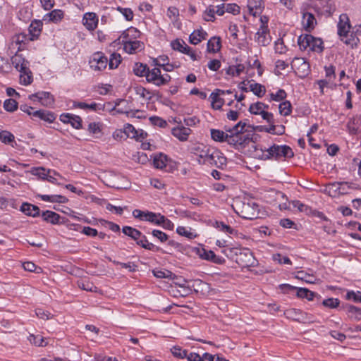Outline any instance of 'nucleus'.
<instances>
[{
    "instance_id": "aec40b11",
    "label": "nucleus",
    "mask_w": 361,
    "mask_h": 361,
    "mask_svg": "<svg viewBox=\"0 0 361 361\" xmlns=\"http://www.w3.org/2000/svg\"><path fill=\"white\" fill-rule=\"evenodd\" d=\"M350 189V183L348 182H334L329 183L326 188L329 194L333 197L347 194Z\"/></svg>"
},
{
    "instance_id": "79ce46f5",
    "label": "nucleus",
    "mask_w": 361,
    "mask_h": 361,
    "mask_svg": "<svg viewBox=\"0 0 361 361\" xmlns=\"http://www.w3.org/2000/svg\"><path fill=\"white\" fill-rule=\"evenodd\" d=\"M39 197L44 202H57V203H66L68 199L61 195H39Z\"/></svg>"
},
{
    "instance_id": "39448f33",
    "label": "nucleus",
    "mask_w": 361,
    "mask_h": 361,
    "mask_svg": "<svg viewBox=\"0 0 361 361\" xmlns=\"http://www.w3.org/2000/svg\"><path fill=\"white\" fill-rule=\"evenodd\" d=\"M172 355L178 359H187L188 361H213V355L204 353L202 355L195 352H189L178 345H174L171 348Z\"/></svg>"
},
{
    "instance_id": "b1692460",
    "label": "nucleus",
    "mask_w": 361,
    "mask_h": 361,
    "mask_svg": "<svg viewBox=\"0 0 361 361\" xmlns=\"http://www.w3.org/2000/svg\"><path fill=\"white\" fill-rule=\"evenodd\" d=\"M82 22L87 30L93 31L97 27L99 18L94 12H87L83 15Z\"/></svg>"
},
{
    "instance_id": "3c124183",
    "label": "nucleus",
    "mask_w": 361,
    "mask_h": 361,
    "mask_svg": "<svg viewBox=\"0 0 361 361\" xmlns=\"http://www.w3.org/2000/svg\"><path fill=\"white\" fill-rule=\"evenodd\" d=\"M123 129L126 137L135 138L136 140H138L140 137L142 136L143 134L142 132L139 133V132L135 129V128L133 125L129 123L125 125Z\"/></svg>"
},
{
    "instance_id": "de8ad7c7",
    "label": "nucleus",
    "mask_w": 361,
    "mask_h": 361,
    "mask_svg": "<svg viewBox=\"0 0 361 361\" xmlns=\"http://www.w3.org/2000/svg\"><path fill=\"white\" fill-rule=\"evenodd\" d=\"M176 233L178 235L184 236L190 240L195 239L197 236L195 230L190 227L179 226L176 228Z\"/></svg>"
},
{
    "instance_id": "f03ea898",
    "label": "nucleus",
    "mask_w": 361,
    "mask_h": 361,
    "mask_svg": "<svg viewBox=\"0 0 361 361\" xmlns=\"http://www.w3.org/2000/svg\"><path fill=\"white\" fill-rule=\"evenodd\" d=\"M246 125L245 122L239 121L233 128L226 130L229 133L228 145L238 149H241L252 142L251 134L244 131Z\"/></svg>"
},
{
    "instance_id": "8fccbe9b",
    "label": "nucleus",
    "mask_w": 361,
    "mask_h": 361,
    "mask_svg": "<svg viewBox=\"0 0 361 361\" xmlns=\"http://www.w3.org/2000/svg\"><path fill=\"white\" fill-rule=\"evenodd\" d=\"M221 39L219 37H212L207 42V51L212 53H216L221 49Z\"/></svg>"
},
{
    "instance_id": "f8f14e48",
    "label": "nucleus",
    "mask_w": 361,
    "mask_h": 361,
    "mask_svg": "<svg viewBox=\"0 0 361 361\" xmlns=\"http://www.w3.org/2000/svg\"><path fill=\"white\" fill-rule=\"evenodd\" d=\"M269 150L270 152L269 159H279L282 157L291 158L294 155L292 149L289 146L286 145H273L272 146L269 147Z\"/></svg>"
},
{
    "instance_id": "0e129e2a",
    "label": "nucleus",
    "mask_w": 361,
    "mask_h": 361,
    "mask_svg": "<svg viewBox=\"0 0 361 361\" xmlns=\"http://www.w3.org/2000/svg\"><path fill=\"white\" fill-rule=\"evenodd\" d=\"M345 299L347 300L353 301L356 303L361 302V292L359 290H348L345 295Z\"/></svg>"
},
{
    "instance_id": "412c9836",
    "label": "nucleus",
    "mask_w": 361,
    "mask_h": 361,
    "mask_svg": "<svg viewBox=\"0 0 361 361\" xmlns=\"http://www.w3.org/2000/svg\"><path fill=\"white\" fill-rule=\"evenodd\" d=\"M226 163L227 159L224 154L220 150L212 147L209 159L206 165L214 166L219 169H223L226 166Z\"/></svg>"
},
{
    "instance_id": "0eeeda50",
    "label": "nucleus",
    "mask_w": 361,
    "mask_h": 361,
    "mask_svg": "<svg viewBox=\"0 0 361 361\" xmlns=\"http://www.w3.org/2000/svg\"><path fill=\"white\" fill-rule=\"evenodd\" d=\"M146 80L157 87L167 85L171 80V76L167 74H161L160 68L155 66L149 69L146 75Z\"/></svg>"
},
{
    "instance_id": "e433bc0d",
    "label": "nucleus",
    "mask_w": 361,
    "mask_h": 361,
    "mask_svg": "<svg viewBox=\"0 0 361 361\" xmlns=\"http://www.w3.org/2000/svg\"><path fill=\"white\" fill-rule=\"evenodd\" d=\"M33 118H39L41 120L51 123L55 121L56 115L49 111L36 110L35 111H33Z\"/></svg>"
},
{
    "instance_id": "1a4fd4ad",
    "label": "nucleus",
    "mask_w": 361,
    "mask_h": 361,
    "mask_svg": "<svg viewBox=\"0 0 361 361\" xmlns=\"http://www.w3.org/2000/svg\"><path fill=\"white\" fill-rule=\"evenodd\" d=\"M133 216L140 221H147L153 225L158 226L160 221H163V215L160 213H155L148 210H140L135 209L133 211Z\"/></svg>"
},
{
    "instance_id": "69168bd1",
    "label": "nucleus",
    "mask_w": 361,
    "mask_h": 361,
    "mask_svg": "<svg viewBox=\"0 0 361 361\" xmlns=\"http://www.w3.org/2000/svg\"><path fill=\"white\" fill-rule=\"evenodd\" d=\"M346 308L348 314L351 317H353L355 320L357 321L361 319V309L360 307L353 305H349Z\"/></svg>"
},
{
    "instance_id": "6ab92c4d",
    "label": "nucleus",
    "mask_w": 361,
    "mask_h": 361,
    "mask_svg": "<svg viewBox=\"0 0 361 361\" xmlns=\"http://www.w3.org/2000/svg\"><path fill=\"white\" fill-rule=\"evenodd\" d=\"M339 39L346 46L351 49H355L360 44V39L356 36L355 33L350 30H346L344 32H337Z\"/></svg>"
},
{
    "instance_id": "f3484780",
    "label": "nucleus",
    "mask_w": 361,
    "mask_h": 361,
    "mask_svg": "<svg viewBox=\"0 0 361 361\" xmlns=\"http://www.w3.org/2000/svg\"><path fill=\"white\" fill-rule=\"evenodd\" d=\"M140 31L133 27H130L124 30L120 36L114 41V43L124 46L128 42L137 40L140 37Z\"/></svg>"
},
{
    "instance_id": "e2e57ef3",
    "label": "nucleus",
    "mask_w": 361,
    "mask_h": 361,
    "mask_svg": "<svg viewBox=\"0 0 361 361\" xmlns=\"http://www.w3.org/2000/svg\"><path fill=\"white\" fill-rule=\"evenodd\" d=\"M136 95L145 100H149L152 98V93L142 86H136L134 88Z\"/></svg>"
},
{
    "instance_id": "a18cd8bd",
    "label": "nucleus",
    "mask_w": 361,
    "mask_h": 361,
    "mask_svg": "<svg viewBox=\"0 0 361 361\" xmlns=\"http://www.w3.org/2000/svg\"><path fill=\"white\" fill-rule=\"evenodd\" d=\"M136 244L139 246L142 247V248L150 250V251H159V247L156 246L152 243H149L147 238V237L141 233V236L138 240L136 241Z\"/></svg>"
},
{
    "instance_id": "423d86ee",
    "label": "nucleus",
    "mask_w": 361,
    "mask_h": 361,
    "mask_svg": "<svg viewBox=\"0 0 361 361\" xmlns=\"http://www.w3.org/2000/svg\"><path fill=\"white\" fill-rule=\"evenodd\" d=\"M298 44L301 50H308L317 53L324 49L323 41L309 34L301 35L298 37Z\"/></svg>"
},
{
    "instance_id": "bf43d9fd",
    "label": "nucleus",
    "mask_w": 361,
    "mask_h": 361,
    "mask_svg": "<svg viewBox=\"0 0 361 361\" xmlns=\"http://www.w3.org/2000/svg\"><path fill=\"white\" fill-rule=\"evenodd\" d=\"M149 68L142 63H136L133 66V73L139 77H145Z\"/></svg>"
},
{
    "instance_id": "473e14b6",
    "label": "nucleus",
    "mask_w": 361,
    "mask_h": 361,
    "mask_svg": "<svg viewBox=\"0 0 361 361\" xmlns=\"http://www.w3.org/2000/svg\"><path fill=\"white\" fill-rule=\"evenodd\" d=\"M11 61L13 66L19 72L29 68L28 61L21 54H14Z\"/></svg>"
},
{
    "instance_id": "13d9d810",
    "label": "nucleus",
    "mask_w": 361,
    "mask_h": 361,
    "mask_svg": "<svg viewBox=\"0 0 361 361\" xmlns=\"http://www.w3.org/2000/svg\"><path fill=\"white\" fill-rule=\"evenodd\" d=\"M279 114L283 116H288L292 113V104L288 101L285 100L280 103L279 106Z\"/></svg>"
},
{
    "instance_id": "58836bf2",
    "label": "nucleus",
    "mask_w": 361,
    "mask_h": 361,
    "mask_svg": "<svg viewBox=\"0 0 361 361\" xmlns=\"http://www.w3.org/2000/svg\"><path fill=\"white\" fill-rule=\"evenodd\" d=\"M351 29L350 18L346 13H342L339 16L337 23V32H344L346 30Z\"/></svg>"
},
{
    "instance_id": "09e8293b",
    "label": "nucleus",
    "mask_w": 361,
    "mask_h": 361,
    "mask_svg": "<svg viewBox=\"0 0 361 361\" xmlns=\"http://www.w3.org/2000/svg\"><path fill=\"white\" fill-rule=\"evenodd\" d=\"M20 83L23 85H29L33 81L32 73L29 68L20 71Z\"/></svg>"
},
{
    "instance_id": "c85d7f7f",
    "label": "nucleus",
    "mask_w": 361,
    "mask_h": 361,
    "mask_svg": "<svg viewBox=\"0 0 361 361\" xmlns=\"http://www.w3.org/2000/svg\"><path fill=\"white\" fill-rule=\"evenodd\" d=\"M255 40L260 46H267L271 42L269 29L265 27H259L255 35Z\"/></svg>"
},
{
    "instance_id": "c03bdc74",
    "label": "nucleus",
    "mask_w": 361,
    "mask_h": 361,
    "mask_svg": "<svg viewBox=\"0 0 361 361\" xmlns=\"http://www.w3.org/2000/svg\"><path fill=\"white\" fill-rule=\"evenodd\" d=\"M42 219L51 224H58L60 220V215L54 212L47 210L42 214Z\"/></svg>"
},
{
    "instance_id": "7ed1b4c3",
    "label": "nucleus",
    "mask_w": 361,
    "mask_h": 361,
    "mask_svg": "<svg viewBox=\"0 0 361 361\" xmlns=\"http://www.w3.org/2000/svg\"><path fill=\"white\" fill-rule=\"evenodd\" d=\"M124 99H117L114 105H112L111 102H107L104 104L102 103H97L95 102H92L90 103L85 102H77L73 101V109H82L87 112H97L100 113L102 111H104L106 106L108 107L109 111L114 115L115 113L118 114H123L126 111L121 110L119 109H117V106L120 104L121 102H124Z\"/></svg>"
},
{
    "instance_id": "dca6fc26",
    "label": "nucleus",
    "mask_w": 361,
    "mask_h": 361,
    "mask_svg": "<svg viewBox=\"0 0 361 361\" xmlns=\"http://www.w3.org/2000/svg\"><path fill=\"white\" fill-rule=\"evenodd\" d=\"M29 99L33 102H38L42 106L51 107L54 104V97L49 92L40 91L32 94L28 97Z\"/></svg>"
},
{
    "instance_id": "a878e982",
    "label": "nucleus",
    "mask_w": 361,
    "mask_h": 361,
    "mask_svg": "<svg viewBox=\"0 0 361 361\" xmlns=\"http://www.w3.org/2000/svg\"><path fill=\"white\" fill-rule=\"evenodd\" d=\"M224 95H225V92L220 89H216L211 93L209 99L211 106L214 109L219 110L222 108L224 104V99L221 98V96Z\"/></svg>"
},
{
    "instance_id": "4468645a",
    "label": "nucleus",
    "mask_w": 361,
    "mask_h": 361,
    "mask_svg": "<svg viewBox=\"0 0 361 361\" xmlns=\"http://www.w3.org/2000/svg\"><path fill=\"white\" fill-rule=\"evenodd\" d=\"M300 13L302 14L301 24L302 28L307 32H312L317 24L314 15L310 12L305 5L301 7Z\"/></svg>"
},
{
    "instance_id": "72a5a7b5",
    "label": "nucleus",
    "mask_w": 361,
    "mask_h": 361,
    "mask_svg": "<svg viewBox=\"0 0 361 361\" xmlns=\"http://www.w3.org/2000/svg\"><path fill=\"white\" fill-rule=\"evenodd\" d=\"M123 47V50L126 53L129 54H135L144 49V43L140 40L132 41L127 43Z\"/></svg>"
},
{
    "instance_id": "9d476101",
    "label": "nucleus",
    "mask_w": 361,
    "mask_h": 361,
    "mask_svg": "<svg viewBox=\"0 0 361 361\" xmlns=\"http://www.w3.org/2000/svg\"><path fill=\"white\" fill-rule=\"evenodd\" d=\"M236 212L243 219L253 220L259 217V206L253 201L243 202L240 210Z\"/></svg>"
},
{
    "instance_id": "4c0bfd02",
    "label": "nucleus",
    "mask_w": 361,
    "mask_h": 361,
    "mask_svg": "<svg viewBox=\"0 0 361 361\" xmlns=\"http://www.w3.org/2000/svg\"><path fill=\"white\" fill-rule=\"evenodd\" d=\"M20 211L27 216L36 217L39 215L40 209L37 206L24 202L20 206Z\"/></svg>"
},
{
    "instance_id": "603ef678",
    "label": "nucleus",
    "mask_w": 361,
    "mask_h": 361,
    "mask_svg": "<svg viewBox=\"0 0 361 361\" xmlns=\"http://www.w3.org/2000/svg\"><path fill=\"white\" fill-rule=\"evenodd\" d=\"M30 172L33 176H37L42 180H46L48 175L51 173V170L46 169L44 167H32Z\"/></svg>"
},
{
    "instance_id": "a211bd4d",
    "label": "nucleus",
    "mask_w": 361,
    "mask_h": 361,
    "mask_svg": "<svg viewBox=\"0 0 361 361\" xmlns=\"http://www.w3.org/2000/svg\"><path fill=\"white\" fill-rule=\"evenodd\" d=\"M291 68L300 77L303 78L310 73V64L304 59L295 57L291 61Z\"/></svg>"
},
{
    "instance_id": "6e6552de",
    "label": "nucleus",
    "mask_w": 361,
    "mask_h": 361,
    "mask_svg": "<svg viewBox=\"0 0 361 361\" xmlns=\"http://www.w3.org/2000/svg\"><path fill=\"white\" fill-rule=\"evenodd\" d=\"M212 149V147L203 143H196L190 147V151L200 164L206 165L209 159Z\"/></svg>"
},
{
    "instance_id": "f257e3e1",
    "label": "nucleus",
    "mask_w": 361,
    "mask_h": 361,
    "mask_svg": "<svg viewBox=\"0 0 361 361\" xmlns=\"http://www.w3.org/2000/svg\"><path fill=\"white\" fill-rule=\"evenodd\" d=\"M246 125L245 122L239 121L233 128L226 130L229 133L228 145L238 149H241L252 142L251 134L244 131Z\"/></svg>"
},
{
    "instance_id": "a19ab883",
    "label": "nucleus",
    "mask_w": 361,
    "mask_h": 361,
    "mask_svg": "<svg viewBox=\"0 0 361 361\" xmlns=\"http://www.w3.org/2000/svg\"><path fill=\"white\" fill-rule=\"evenodd\" d=\"M212 226L218 229L219 231L225 233L226 234L231 235H238V231L235 228L231 227L230 226L226 224L223 221H215Z\"/></svg>"
},
{
    "instance_id": "5fc2aeb1",
    "label": "nucleus",
    "mask_w": 361,
    "mask_h": 361,
    "mask_svg": "<svg viewBox=\"0 0 361 361\" xmlns=\"http://www.w3.org/2000/svg\"><path fill=\"white\" fill-rule=\"evenodd\" d=\"M296 295L298 298H306L309 301H312L314 300L315 293L306 288H298Z\"/></svg>"
},
{
    "instance_id": "4be33fe9",
    "label": "nucleus",
    "mask_w": 361,
    "mask_h": 361,
    "mask_svg": "<svg viewBox=\"0 0 361 361\" xmlns=\"http://www.w3.org/2000/svg\"><path fill=\"white\" fill-rule=\"evenodd\" d=\"M197 254L199 257L204 260L211 262L212 263L221 265L226 262V259L219 255H216L214 251L201 248L198 250Z\"/></svg>"
},
{
    "instance_id": "2eb2a0df",
    "label": "nucleus",
    "mask_w": 361,
    "mask_h": 361,
    "mask_svg": "<svg viewBox=\"0 0 361 361\" xmlns=\"http://www.w3.org/2000/svg\"><path fill=\"white\" fill-rule=\"evenodd\" d=\"M27 41V36L25 34L20 33L15 35L11 39L8 47V54H17L19 51L24 49Z\"/></svg>"
},
{
    "instance_id": "338daca9",
    "label": "nucleus",
    "mask_w": 361,
    "mask_h": 361,
    "mask_svg": "<svg viewBox=\"0 0 361 361\" xmlns=\"http://www.w3.org/2000/svg\"><path fill=\"white\" fill-rule=\"evenodd\" d=\"M78 285L80 288L90 292H96L97 289V288L88 280H80L78 282Z\"/></svg>"
},
{
    "instance_id": "37998d69",
    "label": "nucleus",
    "mask_w": 361,
    "mask_h": 361,
    "mask_svg": "<svg viewBox=\"0 0 361 361\" xmlns=\"http://www.w3.org/2000/svg\"><path fill=\"white\" fill-rule=\"evenodd\" d=\"M207 36V33L202 29L194 30L190 35V42L192 44H197L202 40L205 39Z\"/></svg>"
},
{
    "instance_id": "4d7b16f0",
    "label": "nucleus",
    "mask_w": 361,
    "mask_h": 361,
    "mask_svg": "<svg viewBox=\"0 0 361 361\" xmlns=\"http://www.w3.org/2000/svg\"><path fill=\"white\" fill-rule=\"evenodd\" d=\"M122 231L125 235L130 237L135 241L140 238L142 233L139 230L128 226H123Z\"/></svg>"
},
{
    "instance_id": "c9c22d12",
    "label": "nucleus",
    "mask_w": 361,
    "mask_h": 361,
    "mask_svg": "<svg viewBox=\"0 0 361 361\" xmlns=\"http://www.w3.org/2000/svg\"><path fill=\"white\" fill-rule=\"evenodd\" d=\"M103 123L101 122H90L87 125L88 133L94 138H100L102 136Z\"/></svg>"
},
{
    "instance_id": "49530a36",
    "label": "nucleus",
    "mask_w": 361,
    "mask_h": 361,
    "mask_svg": "<svg viewBox=\"0 0 361 361\" xmlns=\"http://www.w3.org/2000/svg\"><path fill=\"white\" fill-rule=\"evenodd\" d=\"M0 142L13 147L16 145L14 135L8 130L0 131Z\"/></svg>"
},
{
    "instance_id": "9b49d317",
    "label": "nucleus",
    "mask_w": 361,
    "mask_h": 361,
    "mask_svg": "<svg viewBox=\"0 0 361 361\" xmlns=\"http://www.w3.org/2000/svg\"><path fill=\"white\" fill-rule=\"evenodd\" d=\"M269 108L268 104L262 102L252 103L249 106V112L253 115H260L267 122H273V114L267 110Z\"/></svg>"
},
{
    "instance_id": "052dcab7",
    "label": "nucleus",
    "mask_w": 361,
    "mask_h": 361,
    "mask_svg": "<svg viewBox=\"0 0 361 361\" xmlns=\"http://www.w3.org/2000/svg\"><path fill=\"white\" fill-rule=\"evenodd\" d=\"M269 102L274 101L282 102L287 97V93L284 90L279 89L276 92H271L269 94Z\"/></svg>"
},
{
    "instance_id": "7c9ffc66",
    "label": "nucleus",
    "mask_w": 361,
    "mask_h": 361,
    "mask_svg": "<svg viewBox=\"0 0 361 361\" xmlns=\"http://www.w3.org/2000/svg\"><path fill=\"white\" fill-rule=\"evenodd\" d=\"M171 160L168 157L163 154H156L153 157V165L156 169L168 171L167 167Z\"/></svg>"
},
{
    "instance_id": "774afa93",
    "label": "nucleus",
    "mask_w": 361,
    "mask_h": 361,
    "mask_svg": "<svg viewBox=\"0 0 361 361\" xmlns=\"http://www.w3.org/2000/svg\"><path fill=\"white\" fill-rule=\"evenodd\" d=\"M121 61V57L119 54L113 53L111 55L109 60H108V64L110 69L116 68Z\"/></svg>"
},
{
    "instance_id": "bb28decb",
    "label": "nucleus",
    "mask_w": 361,
    "mask_h": 361,
    "mask_svg": "<svg viewBox=\"0 0 361 361\" xmlns=\"http://www.w3.org/2000/svg\"><path fill=\"white\" fill-rule=\"evenodd\" d=\"M286 317L288 319L300 322H305L308 319L307 313L302 312L300 309L290 308L288 309L284 312Z\"/></svg>"
},
{
    "instance_id": "680f3d73",
    "label": "nucleus",
    "mask_w": 361,
    "mask_h": 361,
    "mask_svg": "<svg viewBox=\"0 0 361 361\" xmlns=\"http://www.w3.org/2000/svg\"><path fill=\"white\" fill-rule=\"evenodd\" d=\"M171 46L173 50L178 51L183 54L186 51V49H188V47L186 43L183 39H176L172 41L171 42Z\"/></svg>"
},
{
    "instance_id": "2f4dec72",
    "label": "nucleus",
    "mask_w": 361,
    "mask_h": 361,
    "mask_svg": "<svg viewBox=\"0 0 361 361\" xmlns=\"http://www.w3.org/2000/svg\"><path fill=\"white\" fill-rule=\"evenodd\" d=\"M247 6L249 13L255 17L261 15L264 8L262 0H247Z\"/></svg>"
},
{
    "instance_id": "20e7f679",
    "label": "nucleus",
    "mask_w": 361,
    "mask_h": 361,
    "mask_svg": "<svg viewBox=\"0 0 361 361\" xmlns=\"http://www.w3.org/2000/svg\"><path fill=\"white\" fill-rule=\"evenodd\" d=\"M230 257L243 268L253 267L255 259L252 252L245 247H231L229 249Z\"/></svg>"
},
{
    "instance_id": "5701e85b",
    "label": "nucleus",
    "mask_w": 361,
    "mask_h": 361,
    "mask_svg": "<svg viewBox=\"0 0 361 361\" xmlns=\"http://www.w3.org/2000/svg\"><path fill=\"white\" fill-rule=\"evenodd\" d=\"M59 120L65 123L70 124L73 128L80 130L82 128V120L80 116L70 113H63L59 116Z\"/></svg>"
},
{
    "instance_id": "864d4df0",
    "label": "nucleus",
    "mask_w": 361,
    "mask_h": 361,
    "mask_svg": "<svg viewBox=\"0 0 361 361\" xmlns=\"http://www.w3.org/2000/svg\"><path fill=\"white\" fill-rule=\"evenodd\" d=\"M245 70V66L242 63L229 66L226 69V73L232 77L239 76Z\"/></svg>"
},
{
    "instance_id": "6e6d98bb",
    "label": "nucleus",
    "mask_w": 361,
    "mask_h": 361,
    "mask_svg": "<svg viewBox=\"0 0 361 361\" xmlns=\"http://www.w3.org/2000/svg\"><path fill=\"white\" fill-rule=\"evenodd\" d=\"M249 90L252 92L253 94L258 97H262L266 92L265 87L257 82L250 83L249 85Z\"/></svg>"
},
{
    "instance_id": "c756f323",
    "label": "nucleus",
    "mask_w": 361,
    "mask_h": 361,
    "mask_svg": "<svg viewBox=\"0 0 361 361\" xmlns=\"http://www.w3.org/2000/svg\"><path fill=\"white\" fill-rule=\"evenodd\" d=\"M192 130L190 128L178 126L171 129V134L180 142L187 141Z\"/></svg>"
},
{
    "instance_id": "cd10ccee",
    "label": "nucleus",
    "mask_w": 361,
    "mask_h": 361,
    "mask_svg": "<svg viewBox=\"0 0 361 361\" xmlns=\"http://www.w3.org/2000/svg\"><path fill=\"white\" fill-rule=\"evenodd\" d=\"M64 11L61 9H54L51 12L46 13L42 20L46 23H59L64 18Z\"/></svg>"
},
{
    "instance_id": "f704fd0d",
    "label": "nucleus",
    "mask_w": 361,
    "mask_h": 361,
    "mask_svg": "<svg viewBox=\"0 0 361 361\" xmlns=\"http://www.w3.org/2000/svg\"><path fill=\"white\" fill-rule=\"evenodd\" d=\"M252 147L253 148L252 155L255 158L262 160H267L269 159V147H263L260 145H254L252 144Z\"/></svg>"
},
{
    "instance_id": "393cba45",
    "label": "nucleus",
    "mask_w": 361,
    "mask_h": 361,
    "mask_svg": "<svg viewBox=\"0 0 361 361\" xmlns=\"http://www.w3.org/2000/svg\"><path fill=\"white\" fill-rule=\"evenodd\" d=\"M43 22L42 20H34L31 22L28 28L30 37H27V40L34 41L39 38L42 31Z\"/></svg>"
},
{
    "instance_id": "ea45409f",
    "label": "nucleus",
    "mask_w": 361,
    "mask_h": 361,
    "mask_svg": "<svg viewBox=\"0 0 361 361\" xmlns=\"http://www.w3.org/2000/svg\"><path fill=\"white\" fill-rule=\"evenodd\" d=\"M210 134L212 139L215 142H228L229 133L227 131L224 132L219 129H211Z\"/></svg>"
},
{
    "instance_id": "ddd939ff",
    "label": "nucleus",
    "mask_w": 361,
    "mask_h": 361,
    "mask_svg": "<svg viewBox=\"0 0 361 361\" xmlns=\"http://www.w3.org/2000/svg\"><path fill=\"white\" fill-rule=\"evenodd\" d=\"M108 64V59L102 51H97L92 54L89 60V65L94 71H104Z\"/></svg>"
}]
</instances>
